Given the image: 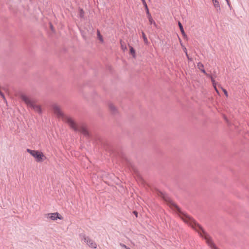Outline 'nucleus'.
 I'll return each mask as SVG.
<instances>
[{"instance_id": "obj_1", "label": "nucleus", "mask_w": 249, "mask_h": 249, "mask_svg": "<svg viewBox=\"0 0 249 249\" xmlns=\"http://www.w3.org/2000/svg\"><path fill=\"white\" fill-rule=\"evenodd\" d=\"M165 200L169 207L175 211L180 218L186 223L190 226L193 229L196 231L199 235L203 237L208 245L212 249H217L215 244L213 242L210 236L204 230L202 227L198 224L192 217L188 215L186 213L182 211L180 208L169 197L164 196Z\"/></svg>"}, {"instance_id": "obj_2", "label": "nucleus", "mask_w": 249, "mask_h": 249, "mask_svg": "<svg viewBox=\"0 0 249 249\" xmlns=\"http://www.w3.org/2000/svg\"><path fill=\"white\" fill-rule=\"evenodd\" d=\"M51 107L54 113L58 118H62L74 131L80 132L86 137L89 138L90 135L87 129L84 126L78 127L75 122L71 118L65 115L56 104H53Z\"/></svg>"}, {"instance_id": "obj_3", "label": "nucleus", "mask_w": 249, "mask_h": 249, "mask_svg": "<svg viewBox=\"0 0 249 249\" xmlns=\"http://www.w3.org/2000/svg\"><path fill=\"white\" fill-rule=\"evenodd\" d=\"M20 96L21 100L26 105L33 108L36 112H37L39 114L42 113V109L40 106L35 105L34 102L24 94H21Z\"/></svg>"}, {"instance_id": "obj_4", "label": "nucleus", "mask_w": 249, "mask_h": 249, "mask_svg": "<svg viewBox=\"0 0 249 249\" xmlns=\"http://www.w3.org/2000/svg\"><path fill=\"white\" fill-rule=\"evenodd\" d=\"M26 151L35 158L36 161L37 162H42L46 159V157L40 151L31 150L28 148Z\"/></svg>"}, {"instance_id": "obj_5", "label": "nucleus", "mask_w": 249, "mask_h": 249, "mask_svg": "<svg viewBox=\"0 0 249 249\" xmlns=\"http://www.w3.org/2000/svg\"><path fill=\"white\" fill-rule=\"evenodd\" d=\"M141 0L142 1V4L143 5L144 9L145 10V12H146V15L147 16L149 23L150 24H153V25L155 27H157V25L156 23L155 22V21L152 18V17L151 16V14L150 13L149 10V8L148 7V6L145 0Z\"/></svg>"}, {"instance_id": "obj_6", "label": "nucleus", "mask_w": 249, "mask_h": 249, "mask_svg": "<svg viewBox=\"0 0 249 249\" xmlns=\"http://www.w3.org/2000/svg\"><path fill=\"white\" fill-rule=\"evenodd\" d=\"M47 218H50L52 220H56L57 219L62 220L63 217L57 212L54 213H48L45 214Z\"/></svg>"}, {"instance_id": "obj_7", "label": "nucleus", "mask_w": 249, "mask_h": 249, "mask_svg": "<svg viewBox=\"0 0 249 249\" xmlns=\"http://www.w3.org/2000/svg\"><path fill=\"white\" fill-rule=\"evenodd\" d=\"M79 236L81 241H84L86 244L89 241V237L87 236L84 233H80Z\"/></svg>"}, {"instance_id": "obj_8", "label": "nucleus", "mask_w": 249, "mask_h": 249, "mask_svg": "<svg viewBox=\"0 0 249 249\" xmlns=\"http://www.w3.org/2000/svg\"><path fill=\"white\" fill-rule=\"evenodd\" d=\"M87 244L91 248L96 249L97 248L96 243L90 238L89 239V241Z\"/></svg>"}, {"instance_id": "obj_9", "label": "nucleus", "mask_w": 249, "mask_h": 249, "mask_svg": "<svg viewBox=\"0 0 249 249\" xmlns=\"http://www.w3.org/2000/svg\"><path fill=\"white\" fill-rule=\"evenodd\" d=\"M178 25L179 28L180 29V31L181 32V34L182 35L183 37L184 38H187V36L184 30L183 25H182V24L181 23V22L179 21H178Z\"/></svg>"}, {"instance_id": "obj_10", "label": "nucleus", "mask_w": 249, "mask_h": 249, "mask_svg": "<svg viewBox=\"0 0 249 249\" xmlns=\"http://www.w3.org/2000/svg\"><path fill=\"white\" fill-rule=\"evenodd\" d=\"M108 107L110 111L113 114H116L117 112V110L116 107L111 103H109L108 105Z\"/></svg>"}, {"instance_id": "obj_11", "label": "nucleus", "mask_w": 249, "mask_h": 249, "mask_svg": "<svg viewBox=\"0 0 249 249\" xmlns=\"http://www.w3.org/2000/svg\"><path fill=\"white\" fill-rule=\"evenodd\" d=\"M129 54L132 55L133 58L136 57V51L134 48L131 45H129Z\"/></svg>"}, {"instance_id": "obj_12", "label": "nucleus", "mask_w": 249, "mask_h": 249, "mask_svg": "<svg viewBox=\"0 0 249 249\" xmlns=\"http://www.w3.org/2000/svg\"><path fill=\"white\" fill-rule=\"evenodd\" d=\"M197 68L199 69L200 71H201L203 73L207 75V73L204 69V66L203 63H197Z\"/></svg>"}, {"instance_id": "obj_13", "label": "nucleus", "mask_w": 249, "mask_h": 249, "mask_svg": "<svg viewBox=\"0 0 249 249\" xmlns=\"http://www.w3.org/2000/svg\"><path fill=\"white\" fill-rule=\"evenodd\" d=\"M97 38L102 43L104 42V39L103 36L101 34L100 31L98 29L97 31Z\"/></svg>"}, {"instance_id": "obj_14", "label": "nucleus", "mask_w": 249, "mask_h": 249, "mask_svg": "<svg viewBox=\"0 0 249 249\" xmlns=\"http://www.w3.org/2000/svg\"><path fill=\"white\" fill-rule=\"evenodd\" d=\"M85 12L82 8H79V17L81 18H83L84 17Z\"/></svg>"}, {"instance_id": "obj_15", "label": "nucleus", "mask_w": 249, "mask_h": 249, "mask_svg": "<svg viewBox=\"0 0 249 249\" xmlns=\"http://www.w3.org/2000/svg\"><path fill=\"white\" fill-rule=\"evenodd\" d=\"M142 36L144 43L146 44H148V39L147 38V37H146L145 33L143 31H142Z\"/></svg>"}, {"instance_id": "obj_16", "label": "nucleus", "mask_w": 249, "mask_h": 249, "mask_svg": "<svg viewBox=\"0 0 249 249\" xmlns=\"http://www.w3.org/2000/svg\"><path fill=\"white\" fill-rule=\"evenodd\" d=\"M213 3V6L215 8H219L220 4L218 0H212Z\"/></svg>"}, {"instance_id": "obj_17", "label": "nucleus", "mask_w": 249, "mask_h": 249, "mask_svg": "<svg viewBox=\"0 0 249 249\" xmlns=\"http://www.w3.org/2000/svg\"><path fill=\"white\" fill-rule=\"evenodd\" d=\"M120 43H121V46L122 49L123 50H124V51L126 50H127V47H126V46L125 45L124 46L122 40H120Z\"/></svg>"}, {"instance_id": "obj_18", "label": "nucleus", "mask_w": 249, "mask_h": 249, "mask_svg": "<svg viewBox=\"0 0 249 249\" xmlns=\"http://www.w3.org/2000/svg\"><path fill=\"white\" fill-rule=\"evenodd\" d=\"M120 246L122 248H124L123 249H130L129 248L127 247L126 245H125L123 243H120Z\"/></svg>"}, {"instance_id": "obj_19", "label": "nucleus", "mask_w": 249, "mask_h": 249, "mask_svg": "<svg viewBox=\"0 0 249 249\" xmlns=\"http://www.w3.org/2000/svg\"><path fill=\"white\" fill-rule=\"evenodd\" d=\"M211 80H212V83H213V87H214V88H215V90H216L217 92H218V90H217V89L216 88V87H215V81H214V80H213V78H212V79H211Z\"/></svg>"}, {"instance_id": "obj_20", "label": "nucleus", "mask_w": 249, "mask_h": 249, "mask_svg": "<svg viewBox=\"0 0 249 249\" xmlns=\"http://www.w3.org/2000/svg\"><path fill=\"white\" fill-rule=\"evenodd\" d=\"M183 50H184V53H186V56H187V57H188V59H189V60H190V58H189V56H188V54H187V49H186V48L185 47H184V48L183 49Z\"/></svg>"}, {"instance_id": "obj_21", "label": "nucleus", "mask_w": 249, "mask_h": 249, "mask_svg": "<svg viewBox=\"0 0 249 249\" xmlns=\"http://www.w3.org/2000/svg\"><path fill=\"white\" fill-rule=\"evenodd\" d=\"M222 90L224 92V94L226 96H228V92L226 90V89H222Z\"/></svg>"}, {"instance_id": "obj_22", "label": "nucleus", "mask_w": 249, "mask_h": 249, "mask_svg": "<svg viewBox=\"0 0 249 249\" xmlns=\"http://www.w3.org/2000/svg\"><path fill=\"white\" fill-rule=\"evenodd\" d=\"M0 96L2 98H3L4 99H5V96H4V94L1 91V90H0Z\"/></svg>"}, {"instance_id": "obj_23", "label": "nucleus", "mask_w": 249, "mask_h": 249, "mask_svg": "<svg viewBox=\"0 0 249 249\" xmlns=\"http://www.w3.org/2000/svg\"><path fill=\"white\" fill-rule=\"evenodd\" d=\"M0 96L2 98H3L4 99H5V96H4V94L1 91V90H0Z\"/></svg>"}, {"instance_id": "obj_24", "label": "nucleus", "mask_w": 249, "mask_h": 249, "mask_svg": "<svg viewBox=\"0 0 249 249\" xmlns=\"http://www.w3.org/2000/svg\"><path fill=\"white\" fill-rule=\"evenodd\" d=\"M226 2H227V4H228V6L229 7V8H230V9H231V4H230V0H226Z\"/></svg>"}, {"instance_id": "obj_25", "label": "nucleus", "mask_w": 249, "mask_h": 249, "mask_svg": "<svg viewBox=\"0 0 249 249\" xmlns=\"http://www.w3.org/2000/svg\"><path fill=\"white\" fill-rule=\"evenodd\" d=\"M133 213L135 214V215L136 217H138V212H137L136 211H134L133 212Z\"/></svg>"}, {"instance_id": "obj_26", "label": "nucleus", "mask_w": 249, "mask_h": 249, "mask_svg": "<svg viewBox=\"0 0 249 249\" xmlns=\"http://www.w3.org/2000/svg\"><path fill=\"white\" fill-rule=\"evenodd\" d=\"M216 12L217 13H219L220 12V10H221V8H220V6H219V8H216Z\"/></svg>"}, {"instance_id": "obj_27", "label": "nucleus", "mask_w": 249, "mask_h": 249, "mask_svg": "<svg viewBox=\"0 0 249 249\" xmlns=\"http://www.w3.org/2000/svg\"><path fill=\"white\" fill-rule=\"evenodd\" d=\"M93 28L91 25L89 26V30H88V31L89 32L90 30H91V31L93 30Z\"/></svg>"}, {"instance_id": "obj_28", "label": "nucleus", "mask_w": 249, "mask_h": 249, "mask_svg": "<svg viewBox=\"0 0 249 249\" xmlns=\"http://www.w3.org/2000/svg\"><path fill=\"white\" fill-rule=\"evenodd\" d=\"M50 27H51V29L53 30V25L52 24H50Z\"/></svg>"}, {"instance_id": "obj_29", "label": "nucleus", "mask_w": 249, "mask_h": 249, "mask_svg": "<svg viewBox=\"0 0 249 249\" xmlns=\"http://www.w3.org/2000/svg\"><path fill=\"white\" fill-rule=\"evenodd\" d=\"M149 0L150 1V0Z\"/></svg>"}]
</instances>
